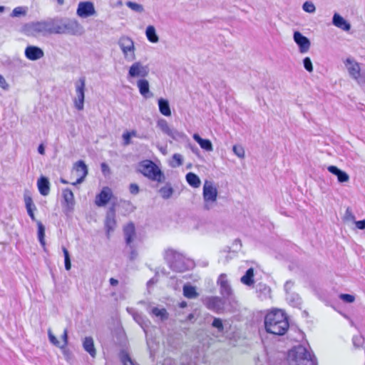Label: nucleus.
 <instances>
[{
  "mask_svg": "<svg viewBox=\"0 0 365 365\" xmlns=\"http://www.w3.org/2000/svg\"><path fill=\"white\" fill-rule=\"evenodd\" d=\"M82 27L75 19L60 17L48 18L46 20L31 22L24 26V31L30 35L41 34L46 36L51 34H81Z\"/></svg>",
  "mask_w": 365,
  "mask_h": 365,
  "instance_id": "obj_1",
  "label": "nucleus"
},
{
  "mask_svg": "<svg viewBox=\"0 0 365 365\" xmlns=\"http://www.w3.org/2000/svg\"><path fill=\"white\" fill-rule=\"evenodd\" d=\"M289 365H317L314 354L304 345L293 347L288 352Z\"/></svg>",
  "mask_w": 365,
  "mask_h": 365,
  "instance_id": "obj_2",
  "label": "nucleus"
},
{
  "mask_svg": "<svg viewBox=\"0 0 365 365\" xmlns=\"http://www.w3.org/2000/svg\"><path fill=\"white\" fill-rule=\"evenodd\" d=\"M139 170L145 177L152 181L162 183L165 180V174L159 167L151 160H147L142 161L139 165Z\"/></svg>",
  "mask_w": 365,
  "mask_h": 365,
  "instance_id": "obj_3",
  "label": "nucleus"
},
{
  "mask_svg": "<svg viewBox=\"0 0 365 365\" xmlns=\"http://www.w3.org/2000/svg\"><path fill=\"white\" fill-rule=\"evenodd\" d=\"M165 259L170 268L176 272H184L189 268L188 262H187L185 257L173 249H168L165 251Z\"/></svg>",
  "mask_w": 365,
  "mask_h": 365,
  "instance_id": "obj_4",
  "label": "nucleus"
},
{
  "mask_svg": "<svg viewBox=\"0 0 365 365\" xmlns=\"http://www.w3.org/2000/svg\"><path fill=\"white\" fill-rule=\"evenodd\" d=\"M203 200L205 207L207 210L211 209L217 201V190L212 182L206 180L203 185Z\"/></svg>",
  "mask_w": 365,
  "mask_h": 365,
  "instance_id": "obj_5",
  "label": "nucleus"
},
{
  "mask_svg": "<svg viewBox=\"0 0 365 365\" xmlns=\"http://www.w3.org/2000/svg\"><path fill=\"white\" fill-rule=\"evenodd\" d=\"M217 283L220 286V292L222 298L230 304L234 302L235 296L233 289L227 279V274L224 273L221 274L217 279Z\"/></svg>",
  "mask_w": 365,
  "mask_h": 365,
  "instance_id": "obj_6",
  "label": "nucleus"
},
{
  "mask_svg": "<svg viewBox=\"0 0 365 365\" xmlns=\"http://www.w3.org/2000/svg\"><path fill=\"white\" fill-rule=\"evenodd\" d=\"M289 329L288 318L286 313L279 309H275V336L284 335Z\"/></svg>",
  "mask_w": 365,
  "mask_h": 365,
  "instance_id": "obj_7",
  "label": "nucleus"
},
{
  "mask_svg": "<svg viewBox=\"0 0 365 365\" xmlns=\"http://www.w3.org/2000/svg\"><path fill=\"white\" fill-rule=\"evenodd\" d=\"M76 97L73 100L74 106L78 110H82L84 107L86 78L81 77L75 82Z\"/></svg>",
  "mask_w": 365,
  "mask_h": 365,
  "instance_id": "obj_8",
  "label": "nucleus"
},
{
  "mask_svg": "<svg viewBox=\"0 0 365 365\" xmlns=\"http://www.w3.org/2000/svg\"><path fill=\"white\" fill-rule=\"evenodd\" d=\"M118 45L126 60L131 61L135 58L134 43L130 38L127 36L121 37L119 39Z\"/></svg>",
  "mask_w": 365,
  "mask_h": 365,
  "instance_id": "obj_9",
  "label": "nucleus"
},
{
  "mask_svg": "<svg viewBox=\"0 0 365 365\" xmlns=\"http://www.w3.org/2000/svg\"><path fill=\"white\" fill-rule=\"evenodd\" d=\"M225 301L220 297H209L204 299V304L210 310L218 313L223 310Z\"/></svg>",
  "mask_w": 365,
  "mask_h": 365,
  "instance_id": "obj_10",
  "label": "nucleus"
},
{
  "mask_svg": "<svg viewBox=\"0 0 365 365\" xmlns=\"http://www.w3.org/2000/svg\"><path fill=\"white\" fill-rule=\"evenodd\" d=\"M149 73V68L148 66H143L140 62H135L130 67L128 71V75L130 77H146Z\"/></svg>",
  "mask_w": 365,
  "mask_h": 365,
  "instance_id": "obj_11",
  "label": "nucleus"
},
{
  "mask_svg": "<svg viewBox=\"0 0 365 365\" xmlns=\"http://www.w3.org/2000/svg\"><path fill=\"white\" fill-rule=\"evenodd\" d=\"M76 13L82 18L91 16L96 13L94 5L91 1H81L78 5Z\"/></svg>",
  "mask_w": 365,
  "mask_h": 365,
  "instance_id": "obj_12",
  "label": "nucleus"
},
{
  "mask_svg": "<svg viewBox=\"0 0 365 365\" xmlns=\"http://www.w3.org/2000/svg\"><path fill=\"white\" fill-rule=\"evenodd\" d=\"M295 43L302 53H307L310 48V41L308 38L303 36L299 31H295L293 36Z\"/></svg>",
  "mask_w": 365,
  "mask_h": 365,
  "instance_id": "obj_13",
  "label": "nucleus"
},
{
  "mask_svg": "<svg viewBox=\"0 0 365 365\" xmlns=\"http://www.w3.org/2000/svg\"><path fill=\"white\" fill-rule=\"evenodd\" d=\"M345 66L349 75L354 79L360 77L359 64L351 58H347L344 61Z\"/></svg>",
  "mask_w": 365,
  "mask_h": 365,
  "instance_id": "obj_14",
  "label": "nucleus"
},
{
  "mask_svg": "<svg viewBox=\"0 0 365 365\" xmlns=\"http://www.w3.org/2000/svg\"><path fill=\"white\" fill-rule=\"evenodd\" d=\"M115 205H113L112 207L109 208V210L106 214L105 221V226L108 234H109L110 232H113L115 230Z\"/></svg>",
  "mask_w": 365,
  "mask_h": 365,
  "instance_id": "obj_15",
  "label": "nucleus"
},
{
  "mask_svg": "<svg viewBox=\"0 0 365 365\" xmlns=\"http://www.w3.org/2000/svg\"><path fill=\"white\" fill-rule=\"evenodd\" d=\"M111 196H112L111 190L108 187H105L103 188L101 192L96 196V204L98 207L104 206L110 200Z\"/></svg>",
  "mask_w": 365,
  "mask_h": 365,
  "instance_id": "obj_16",
  "label": "nucleus"
},
{
  "mask_svg": "<svg viewBox=\"0 0 365 365\" xmlns=\"http://www.w3.org/2000/svg\"><path fill=\"white\" fill-rule=\"evenodd\" d=\"M25 56L29 60L36 61L43 56V51L37 46H29L25 50Z\"/></svg>",
  "mask_w": 365,
  "mask_h": 365,
  "instance_id": "obj_17",
  "label": "nucleus"
},
{
  "mask_svg": "<svg viewBox=\"0 0 365 365\" xmlns=\"http://www.w3.org/2000/svg\"><path fill=\"white\" fill-rule=\"evenodd\" d=\"M332 24L336 27L345 31H349L351 29V24L338 13H335L334 14L332 18Z\"/></svg>",
  "mask_w": 365,
  "mask_h": 365,
  "instance_id": "obj_18",
  "label": "nucleus"
},
{
  "mask_svg": "<svg viewBox=\"0 0 365 365\" xmlns=\"http://www.w3.org/2000/svg\"><path fill=\"white\" fill-rule=\"evenodd\" d=\"M327 170H329V172H330L331 173H332L333 175H334L337 177V180H338L339 182H341V183L346 182L349 180V175L346 172L338 168L336 166L329 165L327 168Z\"/></svg>",
  "mask_w": 365,
  "mask_h": 365,
  "instance_id": "obj_19",
  "label": "nucleus"
},
{
  "mask_svg": "<svg viewBox=\"0 0 365 365\" xmlns=\"http://www.w3.org/2000/svg\"><path fill=\"white\" fill-rule=\"evenodd\" d=\"M123 233L126 245H130L134 237L135 236V229L134 224L133 222H130L125 225L123 228Z\"/></svg>",
  "mask_w": 365,
  "mask_h": 365,
  "instance_id": "obj_20",
  "label": "nucleus"
},
{
  "mask_svg": "<svg viewBox=\"0 0 365 365\" xmlns=\"http://www.w3.org/2000/svg\"><path fill=\"white\" fill-rule=\"evenodd\" d=\"M37 186L39 192L43 196H47L50 191V182L47 178L41 176L38 179Z\"/></svg>",
  "mask_w": 365,
  "mask_h": 365,
  "instance_id": "obj_21",
  "label": "nucleus"
},
{
  "mask_svg": "<svg viewBox=\"0 0 365 365\" xmlns=\"http://www.w3.org/2000/svg\"><path fill=\"white\" fill-rule=\"evenodd\" d=\"M137 86L140 93L145 98L153 96V93L149 90V83L145 79H140L137 82Z\"/></svg>",
  "mask_w": 365,
  "mask_h": 365,
  "instance_id": "obj_22",
  "label": "nucleus"
},
{
  "mask_svg": "<svg viewBox=\"0 0 365 365\" xmlns=\"http://www.w3.org/2000/svg\"><path fill=\"white\" fill-rule=\"evenodd\" d=\"M274 309H271L264 317V328L267 333L274 334Z\"/></svg>",
  "mask_w": 365,
  "mask_h": 365,
  "instance_id": "obj_23",
  "label": "nucleus"
},
{
  "mask_svg": "<svg viewBox=\"0 0 365 365\" xmlns=\"http://www.w3.org/2000/svg\"><path fill=\"white\" fill-rule=\"evenodd\" d=\"M24 202L28 215L33 221H36L34 212L36 210V207L34 204L32 198L30 196L24 195Z\"/></svg>",
  "mask_w": 365,
  "mask_h": 365,
  "instance_id": "obj_24",
  "label": "nucleus"
},
{
  "mask_svg": "<svg viewBox=\"0 0 365 365\" xmlns=\"http://www.w3.org/2000/svg\"><path fill=\"white\" fill-rule=\"evenodd\" d=\"M288 338L290 341L301 342L305 339V334L297 328H292L288 334Z\"/></svg>",
  "mask_w": 365,
  "mask_h": 365,
  "instance_id": "obj_25",
  "label": "nucleus"
},
{
  "mask_svg": "<svg viewBox=\"0 0 365 365\" xmlns=\"http://www.w3.org/2000/svg\"><path fill=\"white\" fill-rule=\"evenodd\" d=\"M83 346L85 351H86L92 357L96 356V350L94 347V342L92 337H86L83 342Z\"/></svg>",
  "mask_w": 365,
  "mask_h": 365,
  "instance_id": "obj_26",
  "label": "nucleus"
},
{
  "mask_svg": "<svg viewBox=\"0 0 365 365\" xmlns=\"http://www.w3.org/2000/svg\"><path fill=\"white\" fill-rule=\"evenodd\" d=\"M193 139L200 145L202 149L206 151L212 150V145L210 140L202 138L197 133L193 135Z\"/></svg>",
  "mask_w": 365,
  "mask_h": 365,
  "instance_id": "obj_27",
  "label": "nucleus"
},
{
  "mask_svg": "<svg viewBox=\"0 0 365 365\" xmlns=\"http://www.w3.org/2000/svg\"><path fill=\"white\" fill-rule=\"evenodd\" d=\"M240 282L246 286H253L255 283L253 268H250L246 271L245 274L241 277Z\"/></svg>",
  "mask_w": 365,
  "mask_h": 365,
  "instance_id": "obj_28",
  "label": "nucleus"
},
{
  "mask_svg": "<svg viewBox=\"0 0 365 365\" xmlns=\"http://www.w3.org/2000/svg\"><path fill=\"white\" fill-rule=\"evenodd\" d=\"M158 103L160 113L165 116H170L171 110L168 101L160 98Z\"/></svg>",
  "mask_w": 365,
  "mask_h": 365,
  "instance_id": "obj_29",
  "label": "nucleus"
},
{
  "mask_svg": "<svg viewBox=\"0 0 365 365\" xmlns=\"http://www.w3.org/2000/svg\"><path fill=\"white\" fill-rule=\"evenodd\" d=\"M258 297L262 300L270 297L271 289L265 284H258L256 287Z\"/></svg>",
  "mask_w": 365,
  "mask_h": 365,
  "instance_id": "obj_30",
  "label": "nucleus"
},
{
  "mask_svg": "<svg viewBox=\"0 0 365 365\" xmlns=\"http://www.w3.org/2000/svg\"><path fill=\"white\" fill-rule=\"evenodd\" d=\"M62 195L68 208H72L74 203V196L73 192L70 189L66 188L63 190Z\"/></svg>",
  "mask_w": 365,
  "mask_h": 365,
  "instance_id": "obj_31",
  "label": "nucleus"
},
{
  "mask_svg": "<svg viewBox=\"0 0 365 365\" xmlns=\"http://www.w3.org/2000/svg\"><path fill=\"white\" fill-rule=\"evenodd\" d=\"M286 300L290 305L294 307H299L302 304L301 297L294 292L289 293V295L286 296Z\"/></svg>",
  "mask_w": 365,
  "mask_h": 365,
  "instance_id": "obj_32",
  "label": "nucleus"
},
{
  "mask_svg": "<svg viewBox=\"0 0 365 365\" xmlns=\"http://www.w3.org/2000/svg\"><path fill=\"white\" fill-rule=\"evenodd\" d=\"M185 178H186L187 183L190 186H192L195 188L199 187L200 186V184H201L200 179L196 174H195L193 173H188L186 175Z\"/></svg>",
  "mask_w": 365,
  "mask_h": 365,
  "instance_id": "obj_33",
  "label": "nucleus"
},
{
  "mask_svg": "<svg viewBox=\"0 0 365 365\" xmlns=\"http://www.w3.org/2000/svg\"><path fill=\"white\" fill-rule=\"evenodd\" d=\"M158 192L162 198L164 200H168L173 195L174 190L170 183H166L165 186L160 188Z\"/></svg>",
  "mask_w": 365,
  "mask_h": 365,
  "instance_id": "obj_34",
  "label": "nucleus"
},
{
  "mask_svg": "<svg viewBox=\"0 0 365 365\" xmlns=\"http://www.w3.org/2000/svg\"><path fill=\"white\" fill-rule=\"evenodd\" d=\"M183 295L188 299H195L199 294L196 292L195 287L185 284L183 286Z\"/></svg>",
  "mask_w": 365,
  "mask_h": 365,
  "instance_id": "obj_35",
  "label": "nucleus"
},
{
  "mask_svg": "<svg viewBox=\"0 0 365 365\" xmlns=\"http://www.w3.org/2000/svg\"><path fill=\"white\" fill-rule=\"evenodd\" d=\"M145 35L150 42L157 43L159 41L158 36L157 35L155 29L153 26H148L146 28Z\"/></svg>",
  "mask_w": 365,
  "mask_h": 365,
  "instance_id": "obj_36",
  "label": "nucleus"
},
{
  "mask_svg": "<svg viewBox=\"0 0 365 365\" xmlns=\"http://www.w3.org/2000/svg\"><path fill=\"white\" fill-rule=\"evenodd\" d=\"M150 314L156 317H158L161 321H164L168 318V314L165 309H158L154 307L151 309Z\"/></svg>",
  "mask_w": 365,
  "mask_h": 365,
  "instance_id": "obj_37",
  "label": "nucleus"
},
{
  "mask_svg": "<svg viewBox=\"0 0 365 365\" xmlns=\"http://www.w3.org/2000/svg\"><path fill=\"white\" fill-rule=\"evenodd\" d=\"M74 169L79 175L86 177L88 174L87 166L83 160H78L74 165Z\"/></svg>",
  "mask_w": 365,
  "mask_h": 365,
  "instance_id": "obj_38",
  "label": "nucleus"
},
{
  "mask_svg": "<svg viewBox=\"0 0 365 365\" xmlns=\"http://www.w3.org/2000/svg\"><path fill=\"white\" fill-rule=\"evenodd\" d=\"M37 226H38V239L42 246L45 245V227L44 225L40 222L36 221Z\"/></svg>",
  "mask_w": 365,
  "mask_h": 365,
  "instance_id": "obj_39",
  "label": "nucleus"
},
{
  "mask_svg": "<svg viewBox=\"0 0 365 365\" xmlns=\"http://www.w3.org/2000/svg\"><path fill=\"white\" fill-rule=\"evenodd\" d=\"M28 9L25 6H17L14 8L11 13V17H20L24 16L27 14Z\"/></svg>",
  "mask_w": 365,
  "mask_h": 365,
  "instance_id": "obj_40",
  "label": "nucleus"
},
{
  "mask_svg": "<svg viewBox=\"0 0 365 365\" xmlns=\"http://www.w3.org/2000/svg\"><path fill=\"white\" fill-rule=\"evenodd\" d=\"M157 127L159 128L160 130L166 135H168L171 130L167 120L163 118H160L157 121Z\"/></svg>",
  "mask_w": 365,
  "mask_h": 365,
  "instance_id": "obj_41",
  "label": "nucleus"
},
{
  "mask_svg": "<svg viewBox=\"0 0 365 365\" xmlns=\"http://www.w3.org/2000/svg\"><path fill=\"white\" fill-rule=\"evenodd\" d=\"M182 156L179 153H175L172 157V160L170 163V165L172 168H178L182 165Z\"/></svg>",
  "mask_w": 365,
  "mask_h": 365,
  "instance_id": "obj_42",
  "label": "nucleus"
},
{
  "mask_svg": "<svg viewBox=\"0 0 365 365\" xmlns=\"http://www.w3.org/2000/svg\"><path fill=\"white\" fill-rule=\"evenodd\" d=\"M125 4L128 8H130L131 10H133V11H135L137 13H142L144 11V8H143V5H141L140 4L129 1H127L125 3Z\"/></svg>",
  "mask_w": 365,
  "mask_h": 365,
  "instance_id": "obj_43",
  "label": "nucleus"
},
{
  "mask_svg": "<svg viewBox=\"0 0 365 365\" xmlns=\"http://www.w3.org/2000/svg\"><path fill=\"white\" fill-rule=\"evenodd\" d=\"M168 135L175 140H182L185 137V135L182 132L173 128H171Z\"/></svg>",
  "mask_w": 365,
  "mask_h": 365,
  "instance_id": "obj_44",
  "label": "nucleus"
},
{
  "mask_svg": "<svg viewBox=\"0 0 365 365\" xmlns=\"http://www.w3.org/2000/svg\"><path fill=\"white\" fill-rule=\"evenodd\" d=\"M233 153L240 158H245V150L242 145H235L232 147Z\"/></svg>",
  "mask_w": 365,
  "mask_h": 365,
  "instance_id": "obj_45",
  "label": "nucleus"
},
{
  "mask_svg": "<svg viewBox=\"0 0 365 365\" xmlns=\"http://www.w3.org/2000/svg\"><path fill=\"white\" fill-rule=\"evenodd\" d=\"M212 326L216 328L220 333H222L224 331L222 321L220 318H214Z\"/></svg>",
  "mask_w": 365,
  "mask_h": 365,
  "instance_id": "obj_46",
  "label": "nucleus"
},
{
  "mask_svg": "<svg viewBox=\"0 0 365 365\" xmlns=\"http://www.w3.org/2000/svg\"><path fill=\"white\" fill-rule=\"evenodd\" d=\"M48 335L49 341L51 344L55 345L57 347H59L61 349V342L56 339V337L53 334L51 329H48Z\"/></svg>",
  "mask_w": 365,
  "mask_h": 365,
  "instance_id": "obj_47",
  "label": "nucleus"
},
{
  "mask_svg": "<svg viewBox=\"0 0 365 365\" xmlns=\"http://www.w3.org/2000/svg\"><path fill=\"white\" fill-rule=\"evenodd\" d=\"M133 317L134 320L138 324H140L142 327H143V324L145 323V318L142 315V314H140L139 312H135L133 313Z\"/></svg>",
  "mask_w": 365,
  "mask_h": 365,
  "instance_id": "obj_48",
  "label": "nucleus"
},
{
  "mask_svg": "<svg viewBox=\"0 0 365 365\" xmlns=\"http://www.w3.org/2000/svg\"><path fill=\"white\" fill-rule=\"evenodd\" d=\"M302 8L304 11L308 13H314L316 10L315 6L313 3L309 1H306L304 3Z\"/></svg>",
  "mask_w": 365,
  "mask_h": 365,
  "instance_id": "obj_49",
  "label": "nucleus"
},
{
  "mask_svg": "<svg viewBox=\"0 0 365 365\" xmlns=\"http://www.w3.org/2000/svg\"><path fill=\"white\" fill-rule=\"evenodd\" d=\"M352 342H353L354 346L356 348H359V347L362 346V345L364 344V339L360 335L354 336V337L352 339Z\"/></svg>",
  "mask_w": 365,
  "mask_h": 365,
  "instance_id": "obj_50",
  "label": "nucleus"
},
{
  "mask_svg": "<svg viewBox=\"0 0 365 365\" xmlns=\"http://www.w3.org/2000/svg\"><path fill=\"white\" fill-rule=\"evenodd\" d=\"M303 65H304V68L308 72H312L313 71V66H312V61H311L309 57H305L303 59Z\"/></svg>",
  "mask_w": 365,
  "mask_h": 365,
  "instance_id": "obj_51",
  "label": "nucleus"
},
{
  "mask_svg": "<svg viewBox=\"0 0 365 365\" xmlns=\"http://www.w3.org/2000/svg\"><path fill=\"white\" fill-rule=\"evenodd\" d=\"M339 299L346 303H352L355 300L354 296L349 294H341Z\"/></svg>",
  "mask_w": 365,
  "mask_h": 365,
  "instance_id": "obj_52",
  "label": "nucleus"
},
{
  "mask_svg": "<svg viewBox=\"0 0 365 365\" xmlns=\"http://www.w3.org/2000/svg\"><path fill=\"white\" fill-rule=\"evenodd\" d=\"M294 286V282H292L291 280H288L286 282V283L284 284V291L286 292V296L289 295V293H292L294 292L293 291Z\"/></svg>",
  "mask_w": 365,
  "mask_h": 365,
  "instance_id": "obj_53",
  "label": "nucleus"
},
{
  "mask_svg": "<svg viewBox=\"0 0 365 365\" xmlns=\"http://www.w3.org/2000/svg\"><path fill=\"white\" fill-rule=\"evenodd\" d=\"M121 361L123 365H137L132 361L130 357L127 354H123L122 355Z\"/></svg>",
  "mask_w": 365,
  "mask_h": 365,
  "instance_id": "obj_54",
  "label": "nucleus"
},
{
  "mask_svg": "<svg viewBox=\"0 0 365 365\" xmlns=\"http://www.w3.org/2000/svg\"><path fill=\"white\" fill-rule=\"evenodd\" d=\"M344 217L346 220L354 221L355 220V216L349 207L346 209Z\"/></svg>",
  "mask_w": 365,
  "mask_h": 365,
  "instance_id": "obj_55",
  "label": "nucleus"
},
{
  "mask_svg": "<svg viewBox=\"0 0 365 365\" xmlns=\"http://www.w3.org/2000/svg\"><path fill=\"white\" fill-rule=\"evenodd\" d=\"M63 343L61 344V349L65 348L68 344V331L65 329L61 336Z\"/></svg>",
  "mask_w": 365,
  "mask_h": 365,
  "instance_id": "obj_56",
  "label": "nucleus"
},
{
  "mask_svg": "<svg viewBox=\"0 0 365 365\" xmlns=\"http://www.w3.org/2000/svg\"><path fill=\"white\" fill-rule=\"evenodd\" d=\"M129 191L133 195H137L139 192V187L135 183H132L130 185Z\"/></svg>",
  "mask_w": 365,
  "mask_h": 365,
  "instance_id": "obj_57",
  "label": "nucleus"
},
{
  "mask_svg": "<svg viewBox=\"0 0 365 365\" xmlns=\"http://www.w3.org/2000/svg\"><path fill=\"white\" fill-rule=\"evenodd\" d=\"M130 138H131V137H130V135L128 133V132L124 133L123 134V144H124L125 145H128L130 144V143H131V142H130Z\"/></svg>",
  "mask_w": 365,
  "mask_h": 365,
  "instance_id": "obj_58",
  "label": "nucleus"
},
{
  "mask_svg": "<svg viewBox=\"0 0 365 365\" xmlns=\"http://www.w3.org/2000/svg\"><path fill=\"white\" fill-rule=\"evenodd\" d=\"M0 87L4 90H7L9 88V85L6 83L5 78L3 76L0 75Z\"/></svg>",
  "mask_w": 365,
  "mask_h": 365,
  "instance_id": "obj_59",
  "label": "nucleus"
},
{
  "mask_svg": "<svg viewBox=\"0 0 365 365\" xmlns=\"http://www.w3.org/2000/svg\"><path fill=\"white\" fill-rule=\"evenodd\" d=\"M355 225L358 229L364 230L365 229V220L355 221Z\"/></svg>",
  "mask_w": 365,
  "mask_h": 365,
  "instance_id": "obj_60",
  "label": "nucleus"
},
{
  "mask_svg": "<svg viewBox=\"0 0 365 365\" xmlns=\"http://www.w3.org/2000/svg\"><path fill=\"white\" fill-rule=\"evenodd\" d=\"M162 365H176L174 359L171 358H166L164 359Z\"/></svg>",
  "mask_w": 365,
  "mask_h": 365,
  "instance_id": "obj_61",
  "label": "nucleus"
},
{
  "mask_svg": "<svg viewBox=\"0 0 365 365\" xmlns=\"http://www.w3.org/2000/svg\"><path fill=\"white\" fill-rule=\"evenodd\" d=\"M130 247V259L131 260H133L136 258L137 255H138V253H137V251L133 248L132 245H128Z\"/></svg>",
  "mask_w": 365,
  "mask_h": 365,
  "instance_id": "obj_62",
  "label": "nucleus"
},
{
  "mask_svg": "<svg viewBox=\"0 0 365 365\" xmlns=\"http://www.w3.org/2000/svg\"><path fill=\"white\" fill-rule=\"evenodd\" d=\"M62 250H63V255H64V260L69 259L70 255H69V252H68V250L65 247H63Z\"/></svg>",
  "mask_w": 365,
  "mask_h": 365,
  "instance_id": "obj_63",
  "label": "nucleus"
},
{
  "mask_svg": "<svg viewBox=\"0 0 365 365\" xmlns=\"http://www.w3.org/2000/svg\"><path fill=\"white\" fill-rule=\"evenodd\" d=\"M101 166L102 172L103 173H106V172L109 171V167L108 166V165L106 163H101Z\"/></svg>",
  "mask_w": 365,
  "mask_h": 365,
  "instance_id": "obj_64",
  "label": "nucleus"
}]
</instances>
